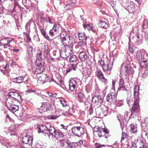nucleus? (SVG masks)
Here are the masks:
<instances>
[{"mask_svg":"<svg viewBox=\"0 0 148 148\" xmlns=\"http://www.w3.org/2000/svg\"><path fill=\"white\" fill-rule=\"evenodd\" d=\"M60 55L63 58H68L72 53L73 49V45H61Z\"/></svg>","mask_w":148,"mask_h":148,"instance_id":"nucleus-1","label":"nucleus"},{"mask_svg":"<svg viewBox=\"0 0 148 148\" xmlns=\"http://www.w3.org/2000/svg\"><path fill=\"white\" fill-rule=\"evenodd\" d=\"M99 26L101 27H103L105 29L108 28V25L107 23L105 21H100L99 23Z\"/></svg>","mask_w":148,"mask_h":148,"instance_id":"nucleus-34","label":"nucleus"},{"mask_svg":"<svg viewBox=\"0 0 148 148\" xmlns=\"http://www.w3.org/2000/svg\"><path fill=\"white\" fill-rule=\"evenodd\" d=\"M56 130L52 126H51L49 124V127L48 128V130L47 132H45L47 135L49 136L50 135H51L53 136V135L54 132L56 131Z\"/></svg>","mask_w":148,"mask_h":148,"instance_id":"nucleus-22","label":"nucleus"},{"mask_svg":"<svg viewBox=\"0 0 148 148\" xmlns=\"http://www.w3.org/2000/svg\"><path fill=\"white\" fill-rule=\"evenodd\" d=\"M79 57L82 61H85L87 58V56L84 51H82L79 53Z\"/></svg>","mask_w":148,"mask_h":148,"instance_id":"nucleus-32","label":"nucleus"},{"mask_svg":"<svg viewBox=\"0 0 148 148\" xmlns=\"http://www.w3.org/2000/svg\"><path fill=\"white\" fill-rule=\"evenodd\" d=\"M51 106L48 103H43L40 108H38V110L40 113L46 112L51 110Z\"/></svg>","mask_w":148,"mask_h":148,"instance_id":"nucleus-14","label":"nucleus"},{"mask_svg":"<svg viewBox=\"0 0 148 148\" xmlns=\"http://www.w3.org/2000/svg\"><path fill=\"white\" fill-rule=\"evenodd\" d=\"M59 142L61 147H64L65 143L68 144L67 143V141L66 139H63L61 140H60Z\"/></svg>","mask_w":148,"mask_h":148,"instance_id":"nucleus-44","label":"nucleus"},{"mask_svg":"<svg viewBox=\"0 0 148 148\" xmlns=\"http://www.w3.org/2000/svg\"><path fill=\"white\" fill-rule=\"evenodd\" d=\"M96 148H105L106 145H101L99 143H96L94 145Z\"/></svg>","mask_w":148,"mask_h":148,"instance_id":"nucleus-43","label":"nucleus"},{"mask_svg":"<svg viewBox=\"0 0 148 148\" xmlns=\"http://www.w3.org/2000/svg\"><path fill=\"white\" fill-rule=\"evenodd\" d=\"M101 110L100 109V108H98L96 109V114L98 115H99L100 114V112L99 111H101Z\"/></svg>","mask_w":148,"mask_h":148,"instance_id":"nucleus-54","label":"nucleus"},{"mask_svg":"<svg viewBox=\"0 0 148 148\" xmlns=\"http://www.w3.org/2000/svg\"><path fill=\"white\" fill-rule=\"evenodd\" d=\"M1 142L2 144L5 145L7 147H8L7 145V144H8V145L10 146V143L9 144V143L8 142H5V139H4L3 140H2V141H1Z\"/></svg>","mask_w":148,"mask_h":148,"instance_id":"nucleus-51","label":"nucleus"},{"mask_svg":"<svg viewBox=\"0 0 148 148\" xmlns=\"http://www.w3.org/2000/svg\"><path fill=\"white\" fill-rule=\"evenodd\" d=\"M77 66V63L70 64L68 65V68L67 70L66 74L73 71H75Z\"/></svg>","mask_w":148,"mask_h":148,"instance_id":"nucleus-24","label":"nucleus"},{"mask_svg":"<svg viewBox=\"0 0 148 148\" xmlns=\"http://www.w3.org/2000/svg\"><path fill=\"white\" fill-rule=\"evenodd\" d=\"M47 21L49 22L50 23L52 24L53 23L54 20L53 19H51L50 17H49L47 20Z\"/></svg>","mask_w":148,"mask_h":148,"instance_id":"nucleus-53","label":"nucleus"},{"mask_svg":"<svg viewBox=\"0 0 148 148\" xmlns=\"http://www.w3.org/2000/svg\"><path fill=\"white\" fill-rule=\"evenodd\" d=\"M98 91H96L95 95L92 98V101L98 106H100L103 100V98L99 94H97Z\"/></svg>","mask_w":148,"mask_h":148,"instance_id":"nucleus-10","label":"nucleus"},{"mask_svg":"<svg viewBox=\"0 0 148 148\" xmlns=\"http://www.w3.org/2000/svg\"><path fill=\"white\" fill-rule=\"evenodd\" d=\"M67 4L65 5L64 8L66 10H69L73 7L74 3H72V0H66Z\"/></svg>","mask_w":148,"mask_h":148,"instance_id":"nucleus-29","label":"nucleus"},{"mask_svg":"<svg viewBox=\"0 0 148 148\" xmlns=\"http://www.w3.org/2000/svg\"><path fill=\"white\" fill-rule=\"evenodd\" d=\"M60 27V25L55 23L54 24L52 29L55 32H58L59 29Z\"/></svg>","mask_w":148,"mask_h":148,"instance_id":"nucleus-36","label":"nucleus"},{"mask_svg":"<svg viewBox=\"0 0 148 148\" xmlns=\"http://www.w3.org/2000/svg\"><path fill=\"white\" fill-rule=\"evenodd\" d=\"M45 82H50V80L49 77L46 75V77L45 78Z\"/></svg>","mask_w":148,"mask_h":148,"instance_id":"nucleus-55","label":"nucleus"},{"mask_svg":"<svg viewBox=\"0 0 148 148\" xmlns=\"http://www.w3.org/2000/svg\"><path fill=\"white\" fill-rule=\"evenodd\" d=\"M135 44L136 45H138L142 43L143 40V37L142 36L139 34H136L135 37L133 38Z\"/></svg>","mask_w":148,"mask_h":148,"instance_id":"nucleus-16","label":"nucleus"},{"mask_svg":"<svg viewBox=\"0 0 148 148\" xmlns=\"http://www.w3.org/2000/svg\"><path fill=\"white\" fill-rule=\"evenodd\" d=\"M148 23L147 22L145 21L143 24V26L144 27H148V25H147Z\"/></svg>","mask_w":148,"mask_h":148,"instance_id":"nucleus-60","label":"nucleus"},{"mask_svg":"<svg viewBox=\"0 0 148 148\" xmlns=\"http://www.w3.org/2000/svg\"><path fill=\"white\" fill-rule=\"evenodd\" d=\"M78 37L79 40L85 41L87 40V37L84 33H78Z\"/></svg>","mask_w":148,"mask_h":148,"instance_id":"nucleus-28","label":"nucleus"},{"mask_svg":"<svg viewBox=\"0 0 148 148\" xmlns=\"http://www.w3.org/2000/svg\"><path fill=\"white\" fill-rule=\"evenodd\" d=\"M117 95L114 93L111 92L108 94L106 97L107 101L111 103L115 101L116 100Z\"/></svg>","mask_w":148,"mask_h":148,"instance_id":"nucleus-15","label":"nucleus"},{"mask_svg":"<svg viewBox=\"0 0 148 148\" xmlns=\"http://www.w3.org/2000/svg\"><path fill=\"white\" fill-rule=\"evenodd\" d=\"M127 134L125 132L122 131V136L121 137V141L123 140L127 137Z\"/></svg>","mask_w":148,"mask_h":148,"instance_id":"nucleus-48","label":"nucleus"},{"mask_svg":"<svg viewBox=\"0 0 148 148\" xmlns=\"http://www.w3.org/2000/svg\"><path fill=\"white\" fill-rule=\"evenodd\" d=\"M73 134L78 137H80L84 133V129L80 126L74 127L71 128Z\"/></svg>","mask_w":148,"mask_h":148,"instance_id":"nucleus-6","label":"nucleus"},{"mask_svg":"<svg viewBox=\"0 0 148 148\" xmlns=\"http://www.w3.org/2000/svg\"><path fill=\"white\" fill-rule=\"evenodd\" d=\"M122 117L123 116L122 115L119 114L117 115V119L120 122L122 120Z\"/></svg>","mask_w":148,"mask_h":148,"instance_id":"nucleus-50","label":"nucleus"},{"mask_svg":"<svg viewBox=\"0 0 148 148\" xmlns=\"http://www.w3.org/2000/svg\"><path fill=\"white\" fill-rule=\"evenodd\" d=\"M58 116L55 115H51L50 116V119H56L58 118Z\"/></svg>","mask_w":148,"mask_h":148,"instance_id":"nucleus-57","label":"nucleus"},{"mask_svg":"<svg viewBox=\"0 0 148 148\" xmlns=\"http://www.w3.org/2000/svg\"><path fill=\"white\" fill-rule=\"evenodd\" d=\"M85 71L86 74L89 76L92 73V70L90 68H86Z\"/></svg>","mask_w":148,"mask_h":148,"instance_id":"nucleus-45","label":"nucleus"},{"mask_svg":"<svg viewBox=\"0 0 148 148\" xmlns=\"http://www.w3.org/2000/svg\"><path fill=\"white\" fill-rule=\"evenodd\" d=\"M49 127V124H46L42 125L40 126L38 130V133H45L44 131H46V132H47V130L48 129V128Z\"/></svg>","mask_w":148,"mask_h":148,"instance_id":"nucleus-20","label":"nucleus"},{"mask_svg":"<svg viewBox=\"0 0 148 148\" xmlns=\"http://www.w3.org/2000/svg\"><path fill=\"white\" fill-rule=\"evenodd\" d=\"M36 66L35 69L32 68V71L34 74H38L42 73L44 70L43 64L39 61L36 62Z\"/></svg>","mask_w":148,"mask_h":148,"instance_id":"nucleus-7","label":"nucleus"},{"mask_svg":"<svg viewBox=\"0 0 148 148\" xmlns=\"http://www.w3.org/2000/svg\"><path fill=\"white\" fill-rule=\"evenodd\" d=\"M145 142L143 139L138 138L132 143L131 148H143Z\"/></svg>","mask_w":148,"mask_h":148,"instance_id":"nucleus-4","label":"nucleus"},{"mask_svg":"<svg viewBox=\"0 0 148 148\" xmlns=\"http://www.w3.org/2000/svg\"><path fill=\"white\" fill-rule=\"evenodd\" d=\"M139 100H134L133 106L132 107L131 110V114L130 116L134 114L135 113H137L139 112L140 111V106L139 105Z\"/></svg>","mask_w":148,"mask_h":148,"instance_id":"nucleus-11","label":"nucleus"},{"mask_svg":"<svg viewBox=\"0 0 148 148\" xmlns=\"http://www.w3.org/2000/svg\"><path fill=\"white\" fill-rule=\"evenodd\" d=\"M83 26L85 29L90 30L91 28H92V25L91 23H90L89 24H84L83 25Z\"/></svg>","mask_w":148,"mask_h":148,"instance_id":"nucleus-42","label":"nucleus"},{"mask_svg":"<svg viewBox=\"0 0 148 148\" xmlns=\"http://www.w3.org/2000/svg\"><path fill=\"white\" fill-rule=\"evenodd\" d=\"M40 29L41 34L44 37V38L47 39L48 41H51L52 39L50 38L48 34H47L46 31L43 29L40 28Z\"/></svg>","mask_w":148,"mask_h":148,"instance_id":"nucleus-27","label":"nucleus"},{"mask_svg":"<svg viewBox=\"0 0 148 148\" xmlns=\"http://www.w3.org/2000/svg\"><path fill=\"white\" fill-rule=\"evenodd\" d=\"M33 48L31 46H29L27 50L28 52H32V51Z\"/></svg>","mask_w":148,"mask_h":148,"instance_id":"nucleus-56","label":"nucleus"},{"mask_svg":"<svg viewBox=\"0 0 148 148\" xmlns=\"http://www.w3.org/2000/svg\"><path fill=\"white\" fill-rule=\"evenodd\" d=\"M77 97L78 100L81 102H83L84 98V94L81 92H79L78 93Z\"/></svg>","mask_w":148,"mask_h":148,"instance_id":"nucleus-37","label":"nucleus"},{"mask_svg":"<svg viewBox=\"0 0 148 148\" xmlns=\"http://www.w3.org/2000/svg\"><path fill=\"white\" fill-rule=\"evenodd\" d=\"M129 52H131L132 53H133L134 51V50L133 48L132 47L129 46Z\"/></svg>","mask_w":148,"mask_h":148,"instance_id":"nucleus-59","label":"nucleus"},{"mask_svg":"<svg viewBox=\"0 0 148 148\" xmlns=\"http://www.w3.org/2000/svg\"><path fill=\"white\" fill-rule=\"evenodd\" d=\"M83 143V140H81L75 143H74L77 145L78 146H80L81 145H82Z\"/></svg>","mask_w":148,"mask_h":148,"instance_id":"nucleus-52","label":"nucleus"},{"mask_svg":"<svg viewBox=\"0 0 148 148\" xmlns=\"http://www.w3.org/2000/svg\"><path fill=\"white\" fill-rule=\"evenodd\" d=\"M139 88L138 86H136L134 88V100H139V96L138 95Z\"/></svg>","mask_w":148,"mask_h":148,"instance_id":"nucleus-23","label":"nucleus"},{"mask_svg":"<svg viewBox=\"0 0 148 148\" xmlns=\"http://www.w3.org/2000/svg\"><path fill=\"white\" fill-rule=\"evenodd\" d=\"M113 66L112 62H109L107 64H105L102 67L103 70L104 72H106L108 74H110L111 72V69Z\"/></svg>","mask_w":148,"mask_h":148,"instance_id":"nucleus-17","label":"nucleus"},{"mask_svg":"<svg viewBox=\"0 0 148 148\" xmlns=\"http://www.w3.org/2000/svg\"><path fill=\"white\" fill-rule=\"evenodd\" d=\"M61 126L63 129H64L65 130H66L67 129V127L65 126L63 124H61Z\"/></svg>","mask_w":148,"mask_h":148,"instance_id":"nucleus-62","label":"nucleus"},{"mask_svg":"<svg viewBox=\"0 0 148 148\" xmlns=\"http://www.w3.org/2000/svg\"><path fill=\"white\" fill-rule=\"evenodd\" d=\"M42 51L44 53L45 56H47L49 53V51L47 46H44V47L42 49Z\"/></svg>","mask_w":148,"mask_h":148,"instance_id":"nucleus-39","label":"nucleus"},{"mask_svg":"<svg viewBox=\"0 0 148 148\" xmlns=\"http://www.w3.org/2000/svg\"><path fill=\"white\" fill-rule=\"evenodd\" d=\"M64 136L63 134L59 130H56L53 135L55 138L56 140L62 138Z\"/></svg>","mask_w":148,"mask_h":148,"instance_id":"nucleus-18","label":"nucleus"},{"mask_svg":"<svg viewBox=\"0 0 148 148\" xmlns=\"http://www.w3.org/2000/svg\"><path fill=\"white\" fill-rule=\"evenodd\" d=\"M24 77H22V76L16 77L17 83H21L22 82V81L24 79Z\"/></svg>","mask_w":148,"mask_h":148,"instance_id":"nucleus-47","label":"nucleus"},{"mask_svg":"<svg viewBox=\"0 0 148 148\" xmlns=\"http://www.w3.org/2000/svg\"><path fill=\"white\" fill-rule=\"evenodd\" d=\"M86 41H82L77 42L78 48L79 49L82 48L84 49L86 47Z\"/></svg>","mask_w":148,"mask_h":148,"instance_id":"nucleus-31","label":"nucleus"},{"mask_svg":"<svg viewBox=\"0 0 148 148\" xmlns=\"http://www.w3.org/2000/svg\"><path fill=\"white\" fill-rule=\"evenodd\" d=\"M140 64L142 67H148V60L142 61L140 63Z\"/></svg>","mask_w":148,"mask_h":148,"instance_id":"nucleus-40","label":"nucleus"},{"mask_svg":"<svg viewBox=\"0 0 148 148\" xmlns=\"http://www.w3.org/2000/svg\"><path fill=\"white\" fill-rule=\"evenodd\" d=\"M101 127H95L94 129V130L95 131V132H99V128H101Z\"/></svg>","mask_w":148,"mask_h":148,"instance_id":"nucleus-58","label":"nucleus"},{"mask_svg":"<svg viewBox=\"0 0 148 148\" xmlns=\"http://www.w3.org/2000/svg\"><path fill=\"white\" fill-rule=\"evenodd\" d=\"M130 131L132 133L134 134L138 131L137 125L136 123H132L130 125Z\"/></svg>","mask_w":148,"mask_h":148,"instance_id":"nucleus-26","label":"nucleus"},{"mask_svg":"<svg viewBox=\"0 0 148 148\" xmlns=\"http://www.w3.org/2000/svg\"><path fill=\"white\" fill-rule=\"evenodd\" d=\"M42 53L40 51H38L36 54V57H37V61H39L40 62H41L40 61V60H41L42 59Z\"/></svg>","mask_w":148,"mask_h":148,"instance_id":"nucleus-35","label":"nucleus"},{"mask_svg":"<svg viewBox=\"0 0 148 148\" xmlns=\"http://www.w3.org/2000/svg\"><path fill=\"white\" fill-rule=\"evenodd\" d=\"M57 32H55L53 31V30L51 29L49 31V34L50 36L52 38H53L54 36L56 34Z\"/></svg>","mask_w":148,"mask_h":148,"instance_id":"nucleus-46","label":"nucleus"},{"mask_svg":"<svg viewBox=\"0 0 148 148\" xmlns=\"http://www.w3.org/2000/svg\"><path fill=\"white\" fill-rule=\"evenodd\" d=\"M46 77V74H42L38 78V80L40 82L41 84H44L45 83V78Z\"/></svg>","mask_w":148,"mask_h":148,"instance_id":"nucleus-38","label":"nucleus"},{"mask_svg":"<svg viewBox=\"0 0 148 148\" xmlns=\"http://www.w3.org/2000/svg\"><path fill=\"white\" fill-rule=\"evenodd\" d=\"M98 135L100 137H104L107 138L109 136V133L107 129L104 128H99Z\"/></svg>","mask_w":148,"mask_h":148,"instance_id":"nucleus-13","label":"nucleus"},{"mask_svg":"<svg viewBox=\"0 0 148 148\" xmlns=\"http://www.w3.org/2000/svg\"><path fill=\"white\" fill-rule=\"evenodd\" d=\"M32 138L29 136H25L22 139V142L25 144H30L32 143Z\"/></svg>","mask_w":148,"mask_h":148,"instance_id":"nucleus-21","label":"nucleus"},{"mask_svg":"<svg viewBox=\"0 0 148 148\" xmlns=\"http://www.w3.org/2000/svg\"><path fill=\"white\" fill-rule=\"evenodd\" d=\"M77 86L76 81L74 79H72L69 81V90L71 91L74 90Z\"/></svg>","mask_w":148,"mask_h":148,"instance_id":"nucleus-19","label":"nucleus"},{"mask_svg":"<svg viewBox=\"0 0 148 148\" xmlns=\"http://www.w3.org/2000/svg\"><path fill=\"white\" fill-rule=\"evenodd\" d=\"M136 58L139 61H143L144 59V53L140 51H138L136 53Z\"/></svg>","mask_w":148,"mask_h":148,"instance_id":"nucleus-30","label":"nucleus"},{"mask_svg":"<svg viewBox=\"0 0 148 148\" xmlns=\"http://www.w3.org/2000/svg\"><path fill=\"white\" fill-rule=\"evenodd\" d=\"M127 101L128 104L129 106H131L134 104V101L133 100V99L132 98H131L130 97H127Z\"/></svg>","mask_w":148,"mask_h":148,"instance_id":"nucleus-41","label":"nucleus"},{"mask_svg":"<svg viewBox=\"0 0 148 148\" xmlns=\"http://www.w3.org/2000/svg\"><path fill=\"white\" fill-rule=\"evenodd\" d=\"M119 87L118 88V90H119L123 91L125 89V84L123 79L121 78L119 79Z\"/></svg>","mask_w":148,"mask_h":148,"instance_id":"nucleus-25","label":"nucleus"},{"mask_svg":"<svg viewBox=\"0 0 148 148\" xmlns=\"http://www.w3.org/2000/svg\"><path fill=\"white\" fill-rule=\"evenodd\" d=\"M60 37L63 45H70L72 44V40L71 39V37L68 34H67L66 32H63L60 34Z\"/></svg>","mask_w":148,"mask_h":148,"instance_id":"nucleus-3","label":"nucleus"},{"mask_svg":"<svg viewBox=\"0 0 148 148\" xmlns=\"http://www.w3.org/2000/svg\"><path fill=\"white\" fill-rule=\"evenodd\" d=\"M69 61L71 62H75L77 64L78 63L77 57L75 55H72L69 58Z\"/></svg>","mask_w":148,"mask_h":148,"instance_id":"nucleus-33","label":"nucleus"},{"mask_svg":"<svg viewBox=\"0 0 148 148\" xmlns=\"http://www.w3.org/2000/svg\"><path fill=\"white\" fill-rule=\"evenodd\" d=\"M128 61L124 62L121 66V73L124 75H132L134 74V70L132 68L129 66Z\"/></svg>","mask_w":148,"mask_h":148,"instance_id":"nucleus-2","label":"nucleus"},{"mask_svg":"<svg viewBox=\"0 0 148 148\" xmlns=\"http://www.w3.org/2000/svg\"><path fill=\"white\" fill-rule=\"evenodd\" d=\"M10 101V99L7 100L6 104L7 107L10 111L14 113L18 110V107L17 105L14 104V101Z\"/></svg>","mask_w":148,"mask_h":148,"instance_id":"nucleus-8","label":"nucleus"},{"mask_svg":"<svg viewBox=\"0 0 148 148\" xmlns=\"http://www.w3.org/2000/svg\"><path fill=\"white\" fill-rule=\"evenodd\" d=\"M100 64L102 67H102L105 64L104 63V61H103L101 60L100 62Z\"/></svg>","mask_w":148,"mask_h":148,"instance_id":"nucleus-61","label":"nucleus"},{"mask_svg":"<svg viewBox=\"0 0 148 148\" xmlns=\"http://www.w3.org/2000/svg\"><path fill=\"white\" fill-rule=\"evenodd\" d=\"M61 104L64 107H65L67 105V103L66 101L64 99H63L62 100L60 101Z\"/></svg>","mask_w":148,"mask_h":148,"instance_id":"nucleus-49","label":"nucleus"},{"mask_svg":"<svg viewBox=\"0 0 148 148\" xmlns=\"http://www.w3.org/2000/svg\"><path fill=\"white\" fill-rule=\"evenodd\" d=\"M8 95L9 97L8 99H10L12 101H18L21 99V96L16 92H11L8 93Z\"/></svg>","mask_w":148,"mask_h":148,"instance_id":"nucleus-9","label":"nucleus"},{"mask_svg":"<svg viewBox=\"0 0 148 148\" xmlns=\"http://www.w3.org/2000/svg\"><path fill=\"white\" fill-rule=\"evenodd\" d=\"M70 114V112H69V111L68 110L66 112L64 113V115L65 116H67V115H69Z\"/></svg>","mask_w":148,"mask_h":148,"instance_id":"nucleus-64","label":"nucleus"},{"mask_svg":"<svg viewBox=\"0 0 148 148\" xmlns=\"http://www.w3.org/2000/svg\"><path fill=\"white\" fill-rule=\"evenodd\" d=\"M95 75L98 79L104 83H108V80L104 77L103 73L100 69L97 70L95 72Z\"/></svg>","mask_w":148,"mask_h":148,"instance_id":"nucleus-12","label":"nucleus"},{"mask_svg":"<svg viewBox=\"0 0 148 148\" xmlns=\"http://www.w3.org/2000/svg\"><path fill=\"white\" fill-rule=\"evenodd\" d=\"M90 30L92 31V32H96V31H97V29H96L95 28H94V29L93 27L92 26V28H91V30Z\"/></svg>","mask_w":148,"mask_h":148,"instance_id":"nucleus-63","label":"nucleus"},{"mask_svg":"<svg viewBox=\"0 0 148 148\" xmlns=\"http://www.w3.org/2000/svg\"><path fill=\"white\" fill-rule=\"evenodd\" d=\"M13 40L11 38L6 37L1 39L0 40V46L3 47L4 49H5L10 47V43Z\"/></svg>","mask_w":148,"mask_h":148,"instance_id":"nucleus-5","label":"nucleus"}]
</instances>
